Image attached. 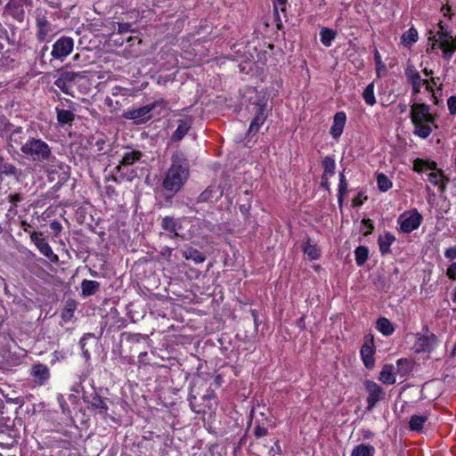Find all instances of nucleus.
<instances>
[{
    "label": "nucleus",
    "instance_id": "10",
    "mask_svg": "<svg viewBox=\"0 0 456 456\" xmlns=\"http://www.w3.org/2000/svg\"><path fill=\"white\" fill-rule=\"evenodd\" d=\"M440 31L438 34L440 35V38L442 39L440 43V47L444 51V54L445 57H450L452 53L456 51V41H450L452 37H448L446 32H444V26L442 22L439 23Z\"/></svg>",
    "mask_w": 456,
    "mask_h": 456
},
{
    "label": "nucleus",
    "instance_id": "36",
    "mask_svg": "<svg viewBox=\"0 0 456 456\" xmlns=\"http://www.w3.org/2000/svg\"><path fill=\"white\" fill-rule=\"evenodd\" d=\"M377 325L378 329L385 335H390L394 331L392 323L387 318H379Z\"/></svg>",
    "mask_w": 456,
    "mask_h": 456
},
{
    "label": "nucleus",
    "instance_id": "24",
    "mask_svg": "<svg viewBox=\"0 0 456 456\" xmlns=\"http://www.w3.org/2000/svg\"><path fill=\"white\" fill-rule=\"evenodd\" d=\"M304 253L311 260H315L321 256V249L315 244H312L310 240H307L303 246Z\"/></svg>",
    "mask_w": 456,
    "mask_h": 456
},
{
    "label": "nucleus",
    "instance_id": "17",
    "mask_svg": "<svg viewBox=\"0 0 456 456\" xmlns=\"http://www.w3.org/2000/svg\"><path fill=\"white\" fill-rule=\"evenodd\" d=\"M428 179L435 186H438L441 191H444L448 178L445 177L442 170H436L428 175Z\"/></svg>",
    "mask_w": 456,
    "mask_h": 456
},
{
    "label": "nucleus",
    "instance_id": "11",
    "mask_svg": "<svg viewBox=\"0 0 456 456\" xmlns=\"http://www.w3.org/2000/svg\"><path fill=\"white\" fill-rule=\"evenodd\" d=\"M420 214L415 212L409 216H402L401 220V229L404 232H411L413 230L417 229L421 222Z\"/></svg>",
    "mask_w": 456,
    "mask_h": 456
},
{
    "label": "nucleus",
    "instance_id": "15",
    "mask_svg": "<svg viewBox=\"0 0 456 456\" xmlns=\"http://www.w3.org/2000/svg\"><path fill=\"white\" fill-rule=\"evenodd\" d=\"M142 156L140 151H130L124 153L121 161L116 167L118 172L121 171L122 167H128L134 165L136 161H139Z\"/></svg>",
    "mask_w": 456,
    "mask_h": 456
},
{
    "label": "nucleus",
    "instance_id": "9",
    "mask_svg": "<svg viewBox=\"0 0 456 456\" xmlns=\"http://www.w3.org/2000/svg\"><path fill=\"white\" fill-rule=\"evenodd\" d=\"M364 385L368 392V410H371L384 397L385 394L383 389L374 381L367 380Z\"/></svg>",
    "mask_w": 456,
    "mask_h": 456
},
{
    "label": "nucleus",
    "instance_id": "39",
    "mask_svg": "<svg viewBox=\"0 0 456 456\" xmlns=\"http://www.w3.org/2000/svg\"><path fill=\"white\" fill-rule=\"evenodd\" d=\"M379 189L381 191H387L392 187V182L384 174H379L377 177Z\"/></svg>",
    "mask_w": 456,
    "mask_h": 456
},
{
    "label": "nucleus",
    "instance_id": "6",
    "mask_svg": "<svg viewBox=\"0 0 456 456\" xmlns=\"http://www.w3.org/2000/svg\"><path fill=\"white\" fill-rule=\"evenodd\" d=\"M251 108V111L255 113V117L250 123L248 134H255L258 132L260 126L265 123L269 109L266 102L252 103Z\"/></svg>",
    "mask_w": 456,
    "mask_h": 456
},
{
    "label": "nucleus",
    "instance_id": "47",
    "mask_svg": "<svg viewBox=\"0 0 456 456\" xmlns=\"http://www.w3.org/2000/svg\"><path fill=\"white\" fill-rule=\"evenodd\" d=\"M447 276L450 279L454 280L456 278V262L452 263L447 269Z\"/></svg>",
    "mask_w": 456,
    "mask_h": 456
},
{
    "label": "nucleus",
    "instance_id": "52",
    "mask_svg": "<svg viewBox=\"0 0 456 456\" xmlns=\"http://www.w3.org/2000/svg\"><path fill=\"white\" fill-rule=\"evenodd\" d=\"M22 200V197L20 193H15V194H10L9 195V201L12 204H16L17 202H20Z\"/></svg>",
    "mask_w": 456,
    "mask_h": 456
},
{
    "label": "nucleus",
    "instance_id": "25",
    "mask_svg": "<svg viewBox=\"0 0 456 456\" xmlns=\"http://www.w3.org/2000/svg\"><path fill=\"white\" fill-rule=\"evenodd\" d=\"M395 236L389 232L386 233L384 236H379V245L382 254H387L390 251V246L395 241Z\"/></svg>",
    "mask_w": 456,
    "mask_h": 456
},
{
    "label": "nucleus",
    "instance_id": "40",
    "mask_svg": "<svg viewBox=\"0 0 456 456\" xmlns=\"http://www.w3.org/2000/svg\"><path fill=\"white\" fill-rule=\"evenodd\" d=\"M418 40V32L415 28H411L402 36V42L403 44L411 45Z\"/></svg>",
    "mask_w": 456,
    "mask_h": 456
},
{
    "label": "nucleus",
    "instance_id": "32",
    "mask_svg": "<svg viewBox=\"0 0 456 456\" xmlns=\"http://www.w3.org/2000/svg\"><path fill=\"white\" fill-rule=\"evenodd\" d=\"M407 75L411 81L413 93H419L420 86L423 84V79L420 78L419 72L414 70H409L407 71Z\"/></svg>",
    "mask_w": 456,
    "mask_h": 456
},
{
    "label": "nucleus",
    "instance_id": "54",
    "mask_svg": "<svg viewBox=\"0 0 456 456\" xmlns=\"http://www.w3.org/2000/svg\"><path fill=\"white\" fill-rule=\"evenodd\" d=\"M131 25L129 23H121L118 24V30L120 32H126L130 30Z\"/></svg>",
    "mask_w": 456,
    "mask_h": 456
},
{
    "label": "nucleus",
    "instance_id": "19",
    "mask_svg": "<svg viewBox=\"0 0 456 456\" xmlns=\"http://www.w3.org/2000/svg\"><path fill=\"white\" fill-rule=\"evenodd\" d=\"M21 172L12 163L3 162V158L0 157V175L6 176H20Z\"/></svg>",
    "mask_w": 456,
    "mask_h": 456
},
{
    "label": "nucleus",
    "instance_id": "7",
    "mask_svg": "<svg viewBox=\"0 0 456 456\" xmlns=\"http://www.w3.org/2000/svg\"><path fill=\"white\" fill-rule=\"evenodd\" d=\"M251 451L257 456H274L280 452L278 441L265 439L264 441H254L250 444Z\"/></svg>",
    "mask_w": 456,
    "mask_h": 456
},
{
    "label": "nucleus",
    "instance_id": "63",
    "mask_svg": "<svg viewBox=\"0 0 456 456\" xmlns=\"http://www.w3.org/2000/svg\"><path fill=\"white\" fill-rule=\"evenodd\" d=\"M252 315H253V318H254V322L256 324V313L255 310L252 311Z\"/></svg>",
    "mask_w": 456,
    "mask_h": 456
},
{
    "label": "nucleus",
    "instance_id": "56",
    "mask_svg": "<svg viewBox=\"0 0 456 456\" xmlns=\"http://www.w3.org/2000/svg\"><path fill=\"white\" fill-rule=\"evenodd\" d=\"M297 325L301 330H304V329H305V318H304V317L299 318V319L297 321Z\"/></svg>",
    "mask_w": 456,
    "mask_h": 456
},
{
    "label": "nucleus",
    "instance_id": "27",
    "mask_svg": "<svg viewBox=\"0 0 456 456\" xmlns=\"http://www.w3.org/2000/svg\"><path fill=\"white\" fill-rule=\"evenodd\" d=\"M361 354L363 362L367 368H372L374 365V359L372 357L373 349L369 345H364L361 349Z\"/></svg>",
    "mask_w": 456,
    "mask_h": 456
},
{
    "label": "nucleus",
    "instance_id": "64",
    "mask_svg": "<svg viewBox=\"0 0 456 456\" xmlns=\"http://www.w3.org/2000/svg\"><path fill=\"white\" fill-rule=\"evenodd\" d=\"M429 82L432 83L433 85H436V80L435 77H431Z\"/></svg>",
    "mask_w": 456,
    "mask_h": 456
},
{
    "label": "nucleus",
    "instance_id": "41",
    "mask_svg": "<svg viewBox=\"0 0 456 456\" xmlns=\"http://www.w3.org/2000/svg\"><path fill=\"white\" fill-rule=\"evenodd\" d=\"M363 99L369 105H373L376 102V99L373 92V85L370 84L366 86L362 93Z\"/></svg>",
    "mask_w": 456,
    "mask_h": 456
},
{
    "label": "nucleus",
    "instance_id": "53",
    "mask_svg": "<svg viewBox=\"0 0 456 456\" xmlns=\"http://www.w3.org/2000/svg\"><path fill=\"white\" fill-rule=\"evenodd\" d=\"M445 256H446V257H448L450 259L456 258V248H448L445 252Z\"/></svg>",
    "mask_w": 456,
    "mask_h": 456
},
{
    "label": "nucleus",
    "instance_id": "13",
    "mask_svg": "<svg viewBox=\"0 0 456 456\" xmlns=\"http://www.w3.org/2000/svg\"><path fill=\"white\" fill-rule=\"evenodd\" d=\"M31 375L38 384L42 385L49 379L50 370L46 365L37 363L32 366Z\"/></svg>",
    "mask_w": 456,
    "mask_h": 456
},
{
    "label": "nucleus",
    "instance_id": "8",
    "mask_svg": "<svg viewBox=\"0 0 456 456\" xmlns=\"http://www.w3.org/2000/svg\"><path fill=\"white\" fill-rule=\"evenodd\" d=\"M73 39L69 37H61L53 45L52 56L58 60H62L70 54L73 50Z\"/></svg>",
    "mask_w": 456,
    "mask_h": 456
},
{
    "label": "nucleus",
    "instance_id": "12",
    "mask_svg": "<svg viewBox=\"0 0 456 456\" xmlns=\"http://www.w3.org/2000/svg\"><path fill=\"white\" fill-rule=\"evenodd\" d=\"M161 227L169 233L171 238L180 237L179 230L182 229L179 220L171 216H165L161 221Z\"/></svg>",
    "mask_w": 456,
    "mask_h": 456
},
{
    "label": "nucleus",
    "instance_id": "43",
    "mask_svg": "<svg viewBox=\"0 0 456 456\" xmlns=\"http://www.w3.org/2000/svg\"><path fill=\"white\" fill-rule=\"evenodd\" d=\"M54 85L61 89L66 94H71L70 93V86L68 85L63 79L60 77L54 81Z\"/></svg>",
    "mask_w": 456,
    "mask_h": 456
},
{
    "label": "nucleus",
    "instance_id": "44",
    "mask_svg": "<svg viewBox=\"0 0 456 456\" xmlns=\"http://www.w3.org/2000/svg\"><path fill=\"white\" fill-rule=\"evenodd\" d=\"M77 77V73L67 71L63 72L60 77L63 79L68 85L71 84L75 81L76 77Z\"/></svg>",
    "mask_w": 456,
    "mask_h": 456
},
{
    "label": "nucleus",
    "instance_id": "42",
    "mask_svg": "<svg viewBox=\"0 0 456 456\" xmlns=\"http://www.w3.org/2000/svg\"><path fill=\"white\" fill-rule=\"evenodd\" d=\"M214 190L212 187H208L204 191H202L197 200V202H206L213 198Z\"/></svg>",
    "mask_w": 456,
    "mask_h": 456
},
{
    "label": "nucleus",
    "instance_id": "31",
    "mask_svg": "<svg viewBox=\"0 0 456 456\" xmlns=\"http://www.w3.org/2000/svg\"><path fill=\"white\" fill-rule=\"evenodd\" d=\"M320 35L322 43L326 46H330L331 41L336 37L337 32L328 28H322Z\"/></svg>",
    "mask_w": 456,
    "mask_h": 456
},
{
    "label": "nucleus",
    "instance_id": "49",
    "mask_svg": "<svg viewBox=\"0 0 456 456\" xmlns=\"http://www.w3.org/2000/svg\"><path fill=\"white\" fill-rule=\"evenodd\" d=\"M41 236H42V233L37 232H33L30 234V239L36 244V246L38 245L39 241H41L45 239V238H42Z\"/></svg>",
    "mask_w": 456,
    "mask_h": 456
},
{
    "label": "nucleus",
    "instance_id": "35",
    "mask_svg": "<svg viewBox=\"0 0 456 456\" xmlns=\"http://www.w3.org/2000/svg\"><path fill=\"white\" fill-rule=\"evenodd\" d=\"M428 418L425 416L413 415L410 420V428L413 431H420Z\"/></svg>",
    "mask_w": 456,
    "mask_h": 456
},
{
    "label": "nucleus",
    "instance_id": "21",
    "mask_svg": "<svg viewBox=\"0 0 456 456\" xmlns=\"http://www.w3.org/2000/svg\"><path fill=\"white\" fill-rule=\"evenodd\" d=\"M424 169H429L432 172L436 170H439L436 167V163L434 161H428L421 159H417L413 163V170L416 172H422Z\"/></svg>",
    "mask_w": 456,
    "mask_h": 456
},
{
    "label": "nucleus",
    "instance_id": "62",
    "mask_svg": "<svg viewBox=\"0 0 456 456\" xmlns=\"http://www.w3.org/2000/svg\"><path fill=\"white\" fill-rule=\"evenodd\" d=\"M423 72L426 76H429L433 73L432 70H428V69H424Z\"/></svg>",
    "mask_w": 456,
    "mask_h": 456
},
{
    "label": "nucleus",
    "instance_id": "37",
    "mask_svg": "<svg viewBox=\"0 0 456 456\" xmlns=\"http://www.w3.org/2000/svg\"><path fill=\"white\" fill-rule=\"evenodd\" d=\"M373 452V447L361 444L354 449L352 456H372Z\"/></svg>",
    "mask_w": 456,
    "mask_h": 456
},
{
    "label": "nucleus",
    "instance_id": "26",
    "mask_svg": "<svg viewBox=\"0 0 456 456\" xmlns=\"http://www.w3.org/2000/svg\"><path fill=\"white\" fill-rule=\"evenodd\" d=\"M37 248L45 256L48 257L52 262L58 261V256L53 254L50 245L48 244V242L45 239L39 241Z\"/></svg>",
    "mask_w": 456,
    "mask_h": 456
},
{
    "label": "nucleus",
    "instance_id": "45",
    "mask_svg": "<svg viewBox=\"0 0 456 456\" xmlns=\"http://www.w3.org/2000/svg\"><path fill=\"white\" fill-rule=\"evenodd\" d=\"M449 111L452 115L456 114V96H451L447 101Z\"/></svg>",
    "mask_w": 456,
    "mask_h": 456
},
{
    "label": "nucleus",
    "instance_id": "5",
    "mask_svg": "<svg viewBox=\"0 0 456 456\" xmlns=\"http://www.w3.org/2000/svg\"><path fill=\"white\" fill-rule=\"evenodd\" d=\"M28 134L29 131L28 129H24L20 126L14 128L7 138L8 147L13 151L20 150V152H22L25 148V144L28 143L32 138Z\"/></svg>",
    "mask_w": 456,
    "mask_h": 456
},
{
    "label": "nucleus",
    "instance_id": "3",
    "mask_svg": "<svg viewBox=\"0 0 456 456\" xmlns=\"http://www.w3.org/2000/svg\"><path fill=\"white\" fill-rule=\"evenodd\" d=\"M29 161L34 163H50L53 159L51 147L42 139L32 137L21 152Z\"/></svg>",
    "mask_w": 456,
    "mask_h": 456
},
{
    "label": "nucleus",
    "instance_id": "18",
    "mask_svg": "<svg viewBox=\"0 0 456 456\" xmlns=\"http://www.w3.org/2000/svg\"><path fill=\"white\" fill-rule=\"evenodd\" d=\"M82 296L84 297L94 295L100 289V283L96 281L84 280L81 282Z\"/></svg>",
    "mask_w": 456,
    "mask_h": 456
},
{
    "label": "nucleus",
    "instance_id": "34",
    "mask_svg": "<svg viewBox=\"0 0 456 456\" xmlns=\"http://www.w3.org/2000/svg\"><path fill=\"white\" fill-rule=\"evenodd\" d=\"M355 260L358 265L362 266L365 264L369 256V250L364 246H359L355 251Z\"/></svg>",
    "mask_w": 456,
    "mask_h": 456
},
{
    "label": "nucleus",
    "instance_id": "55",
    "mask_svg": "<svg viewBox=\"0 0 456 456\" xmlns=\"http://www.w3.org/2000/svg\"><path fill=\"white\" fill-rule=\"evenodd\" d=\"M274 2V7H275V10L277 9V4L281 5V10L282 12L285 11V4L287 2V0H273Z\"/></svg>",
    "mask_w": 456,
    "mask_h": 456
},
{
    "label": "nucleus",
    "instance_id": "4",
    "mask_svg": "<svg viewBox=\"0 0 456 456\" xmlns=\"http://www.w3.org/2000/svg\"><path fill=\"white\" fill-rule=\"evenodd\" d=\"M161 103L162 102L157 101L135 110H126L123 113L122 117L126 119L133 120L136 125L143 124L152 118L151 111Z\"/></svg>",
    "mask_w": 456,
    "mask_h": 456
},
{
    "label": "nucleus",
    "instance_id": "14",
    "mask_svg": "<svg viewBox=\"0 0 456 456\" xmlns=\"http://www.w3.org/2000/svg\"><path fill=\"white\" fill-rule=\"evenodd\" d=\"M177 122V128L171 137V140L174 142L181 141L189 132L192 123L191 118H187L185 119H179Z\"/></svg>",
    "mask_w": 456,
    "mask_h": 456
},
{
    "label": "nucleus",
    "instance_id": "2",
    "mask_svg": "<svg viewBox=\"0 0 456 456\" xmlns=\"http://www.w3.org/2000/svg\"><path fill=\"white\" fill-rule=\"evenodd\" d=\"M411 118L414 125L416 134L422 138H427L431 134V125L435 122V117L430 114L428 105L425 103L412 104Z\"/></svg>",
    "mask_w": 456,
    "mask_h": 456
},
{
    "label": "nucleus",
    "instance_id": "60",
    "mask_svg": "<svg viewBox=\"0 0 456 456\" xmlns=\"http://www.w3.org/2000/svg\"><path fill=\"white\" fill-rule=\"evenodd\" d=\"M21 227L25 232H28V228L30 227V224H28L26 221H22Z\"/></svg>",
    "mask_w": 456,
    "mask_h": 456
},
{
    "label": "nucleus",
    "instance_id": "59",
    "mask_svg": "<svg viewBox=\"0 0 456 456\" xmlns=\"http://www.w3.org/2000/svg\"><path fill=\"white\" fill-rule=\"evenodd\" d=\"M51 227H52V229H53V230H55L57 232H59L61 230V224L58 222L52 223L51 224Z\"/></svg>",
    "mask_w": 456,
    "mask_h": 456
},
{
    "label": "nucleus",
    "instance_id": "16",
    "mask_svg": "<svg viewBox=\"0 0 456 456\" xmlns=\"http://www.w3.org/2000/svg\"><path fill=\"white\" fill-rule=\"evenodd\" d=\"M436 343V337L434 334L424 335L419 338L416 347L417 351L429 352Z\"/></svg>",
    "mask_w": 456,
    "mask_h": 456
},
{
    "label": "nucleus",
    "instance_id": "38",
    "mask_svg": "<svg viewBox=\"0 0 456 456\" xmlns=\"http://www.w3.org/2000/svg\"><path fill=\"white\" fill-rule=\"evenodd\" d=\"M322 166L324 168L323 179H327L328 175L331 176L334 175L335 161L332 159L326 157L322 162Z\"/></svg>",
    "mask_w": 456,
    "mask_h": 456
},
{
    "label": "nucleus",
    "instance_id": "20",
    "mask_svg": "<svg viewBox=\"0 0 456 456\" xmlns=\"http://www.w3.org/2000/svg\"><path fill=\"white\" fill-rule=\"evenodd\" d=\"M393 370L394 367L392 365H384L379 375V380L384 384H394L395 382V376Z\"/></svg>",
    "mask_w": 456,
    "mask_h": 456
},
{
    "label": "nucleus",
    "instance_id": "61",
    "mask_svg": "<svg viewBox=\"0 0 456 456\" xmlns=\"http://www.w3.org/2000/svg\"><path fill=\"white\" fill-rule=\"evenodd\" d=\"M442 11H446V12H444V16H446V15H447V13H448L449 12H451V6H450V5H448V4H446V5L443 6Z\"/></svg>",
    "mask_w": 456,
    "mask_h": 456
},
{
    "label": "nucleus",
    "instance_id": "57",
    "mask_svg": "<svg viewBox=\"0 0 456 456\" xmlns=\"http://www.w3.org/2000/svg\"><path fill=\"white\" fill-rule=\"evenodd\" d=\"M423 85H425L426 86V89L429 92H433V88H432V86L430 85V82L429 80L428 79H423Z\"/></svg>",
    "mask_w": 456,
    "mask_h": 456
},
{
    "label": "nucleus",
    "instance_id": "48",
    "mask_svg": "<svg viewBox=\"0 0 456 456\" xmlns=\"http://www.w3.org/2000/svg\"><path fill=\"white\" fill-rule=\"evenodd\" d=\"M73 315V308L71 306L66 307L64 311L62 312V319L64 321H69Z\"/></svg>",
    "mask_w": 456,
    "mask_h": 456
},
{
    "label": "nucleus",
    "instance_id": "58",
    "mask_svg": "<svg viewBox=\"0 0 456 456\" xmlns=\"http://www.w3.org/2000/svg\"><path fill=\"white\" fill-rule=\"evenodd\" d=\"M104 144H105V141H104V140H102H102H98V141L96 142V145H97V147H98V151H102V150H103V145H104Z\"/></svg>",
    "mask_w": 456,
    "mask_h": 456
},
{
    "label": "nucleus",
    "instance_id": "51",
    "mask_svg": "<svg viewBox=\"0 0 456 456\" xmlns=\"http://www.w3.org/2000/svg\"><path fill=\"white\" fill-rule=\"evenodd\" d=\"M362 223L364 224L365 226L368 227V230L364 232V235L367 236L372 232L374 228L373 224L370 219H363Z\"/></svg>",
    "mask_w": 456,
    "mask_h": 456
},
{
    "label": "nucleus",
    "instance_id": "1",
    "mask_svg": "<svg viewBox=\"0 0 456 456\" xmlns=\"http://www.w3.org/2000/svg\"><path fill=\"white\" fill-rule=\"evenodd\" d=\"M189 178V164L180 153L172 157V164L162 182L163 188L172 193H176Z\"/></svg>",
    "mask_w": 456,
    "mask_h": 456
},
{
    "label": "nucleus",
    "instance_id": "28",
    "mask_svg": "<svg viewBox=\"0 0 456 456\" xmlns=\"http://www.w3.org/2000/svg\"><path fill=\"white\" fill-rule=\"evenodd\" d=\"M183 256L186 259L193 260L196 264L202 263L206 259L205 256L201 252L192 248L183 250Z\"/></svg>",
    "mask_w": 456,
    "mask_h": 456
},
{
    "label": "nucleus",
    "instance_id": "30",
    "mask_svg": "<svg viewBox=\"0 0 456 456\" xmlns=\"http://www.w3.org/2000/svg\"><path fill=\"white\" fill-rule=\"evenodd\" d=\"M269 428H273V425L270 422L267 424V426L265 424H256V426L254 428L255 441L265 440V437L268 436Z\"/></svg>",
    "mask_w": 456,
    "mask_h": 456
},
{
    "label": "nucleus",
    "instance_id": "50",
    "mask_svg": "<svg viewBox=\"0 0 456 456\" xmlns=\"http://www.w3.org/2000/svg\"><path fill=\"white\" fill-rule=\"evenodd\" d=\"M367 200V197L364 196L362 198V194H358L354 200H353V207H359L363 203V200Z\"/></svg>",
    "mask_w": 456,
    "mask_h": 456
},
{
    "label": "nucleus",
    "instance_id": "33",
    "mask_svg": "<svg viewBox=\"0 0 456 456\" xmlns=\"http://www.w3.org/2000/svg\"><path fill=\"white\" fill-rule=\"evenodd\" d=\"M330 134L334 138H338L342 134V112L336 113L334 117V125L330 128Z\"/></svg>",
    "mask_w": 456,
    "mask_h": 456
},
{
    "label": "nucleus",
    "instance_id": "23",
    "mask_svg": "<svg viewBox=\"0 0 456 456\" xmlns=\"http://www.w3.org/2000/svg\"><path fill=\"white\" fill-rule=\"evenodd\" d=\"M37 39L39 41H44L50 32V24L45 18L38 19L37 22Z\"/></svg>",
    "mask_w": 456,
    "mask_h": 456
},
{
    "label": "nucleus",
    "instance_id": "46",
    "mask_svg": "<svg viewBox=\"0 0 456 456\" xmlns=\"http://www.w3.org/2000/svg\"><path fill=\"white\" fill-rule=\"evenodd\" d=\"M338 203L339 208H342V173H339V183L338 188Z\"/></svg>",
    "mask_w": 456,
    "mask_h": 456
},
{
    "label": "nucleus",
    "instance_id": "29",
    "mask_svg": "<svg viewBox=\"0 0 456 456\" xmlns=\"http://www.w3.org/2000/svg\"><path fill=\"white\" fill-rule=\"evenodd\" d=\"M56 112L57 120L61 125L70 124L75 118L74 113L70 110L56 108Z\"/></svg>",
    "mask_w": 456,
    "mask_h": 456
},
{
    "label": "nucleus",
    "instance_id": "22",
    "mask_svg": "<svg viewBox=\"0 0 456 456\" xmlns=\"http://www.w3.org/2000/svg\"><path fill=\"white\" fill-rule=\"evenodd\" d=\"M90 404L94 409L98 410L99 412L102 414H105L108 411V405L106 403V399L102 398L98 394H94L92 395Z\"/></svg>",
    "mask_w": 456,
    "mask_h": 456
}]
</instances>
